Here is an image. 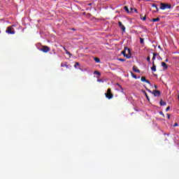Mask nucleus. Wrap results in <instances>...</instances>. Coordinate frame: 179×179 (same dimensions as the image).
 <instances>
[{
    "label": "nucleus",
    "mask_w": 179,
    "mask_h": 179,
    "mask_svg": "<svg viewBox=\"0 0 179 179\" xmlns=\"http://www.w3.org/2000/svg\"><path fill=\"white\" fill-rule=\"evenodd\" d=\"M118 24H119V27H120V29L122 30V31L124 33L126 28L125 26H124V24H122V22H118Z\"/></svg>",
    "instance_id": "nucleus-7"
},
{
    "label": "nucleus",
    "mask_w": 179,
    "mask_h": 179,
    "mask_svg": "<svg viewBox=\"0 0 179 179\" xmlns=\"http://www.w3.org/2000/svg\"><path fill=\"white\" fill-rule=\"evenodd\" d=\"M150 5H151V6L152 8H155L156 10L155 11H153L154 13H158L159 12V8H157V5H156V3H150Z\"/></svg>",
    "instance_id": "nucleus-8"
},
{
    "label": "nucleus",
    "mask_w": 179,
    "mask_h": 179,
    "mask_svg": "<svg viewBox=\"0 0 179 179\" xmlns=\"http://www.w3.org/2000/svg\"><path fill=\"white\" fill-rule=\"evenodd\" d=\"M96 78H98L96 81L99 82V83H104V80L100 79V77L99 76H96Z\"/></svg>",
    "instance_id": "nucleus-14"
},
{
    "label": "nucleus",
    "mask_w": 179,
    "mask_h": 179,
    "mask_svg": "<svg viewBox=\"0 0 179 179\" xmlns=\"http://www.w3.org/2000/svg\"><path fill=\"white\" fill-rule=\"evenodd\" d=\"M173 127H178V123H175V124H173Z\"/></svg>",
    "instance_id": "nucleus-33"
},
{
    "label": "nucleus",
    "mask_w": 179,
    "mask_h": 179,
    "mask_svg": "<svg viewBox=\"0 0 179 179\" xmlns=\"http://www.w3.org/2000/svg\"><path fill=\"white\" fill-rule=\"evenodd\" d=\"M6 32L8 34H15V29L13 28L12 26H10V27H7V29L6 30Z\"/></svg>",
    "instance_id": "nucleus-3"
},
{
    "label": "nucleus",
    "mask_w": 179,
    "mask_h": 179,
    "mask_svg": "<svg viewBox=\"0 0 179 179\" xmlns=\"http://www.w3.org/2000/svg\"><path fill=\"white\" fill-rule=\"evenodd\" d=\"M170 117H171V115H170V114H167V117H168L169 119H170Z\"/></svg>",
    "instance_id": "nucleus-35"
},
{
    "label": "nucleus",
    "mask_w": 179,
    "mask_h": 179,
    "mask_svg": "<svg viewBox=\"0 0 179 179\" xmlns=\"http://www.w3.org/2000/svg\"><path fill=\"white\" fill-rule=\"evenodd\" d=\"M147 61H148V62H150V56H148L147 57Z\"/></svg>",
    "instance_id": "nucleus-28"
},
{
    "label": "nucleus",
    "mask_w": 179,
    "mask_h": 179,
    "mask_svg": "<svg viewBox=\"0 0 179 179\" xmlns=\"http://www.w3.org/2000/svg\"><path fill=\"white\" fill-rule=\"evenodd\" d=\"M105 96L109 100L111 99L112 97H113V93H111V90H108L107 92L105 93Z\"/></svg>",
    "instance_id": "nucleus-5"
},
{
    "label": "nucleus",
    "mask_w": 179,
    "mask_h": 179,
    "mask_svg": "<svg viewBox=\"0 0 179 179\" xmlns=\"http://www.w3.org/2000/svg\"><path fill=\"white\" fill-rule=\"evenodd\" d=\"M159 104L160 106H167V103L163 101V99H161V101H159Z\"/></svg>",
    "instance_id": "nucleus-15"
},
{
    "label": "nucleus",
    "mask_w": 179,
    "mask_h": 179,
    "mask_svg": "<svg viewBox=\"0 0 179 179\" xmlns=\"http://www.w3.org/2000/svg\"><path fill=\"white\" fill-rule=\"evenodd\" d=\"M134 10L136 13H138V10L136 8H134Z\"/></svg>",
    "instance_id": "nucleus-30"
},
{
    "label": "nucleus",
    "mask_w": 179,
    "mask_h": 179,
    "mask_svg": "<svg viewBox=\"0 0 179 179\" xmlns=\"http://www.w3.org/2000/svg\"><path fill=\"white\" fill-rule=\"evenodd\" d=\"M94 61H95V62L97 64H100V59L99 57H94Z\"/></svg>",
    "instance_id": "nucleus-20"
},
{
    "label": "nucleus",
    "mask_w": 179,
    "mask_h": 179,
    "mask_svg": "<svg viewBox=\"0 0 179 179\" xmlns=\"http://www.w3.org/2000/svg\"><path fill=\"white\" fill-rule=\"evenodd\" d=\"M162 57H160V56H159V59H161Z\"/></svg>",
    "instance_id": "nucleus-41"
},
{
    "label": "nucleus",
    "mask_w": 179,
    "mask_h": 179,
    "mask_svg": "<svg viewBox=\"0 0 179 179\" xmlns=\"http://www.w3.org/2000/svg\"><path fill=\"white\" fill-rule=\"evenodd\" d=\"M161 115L164 117V114H163V112H161Z\"/></svg>",
    "instance_id": "nucleus-38"
},
{
    "label": "nucleus",
    "mask_w": 179,
    "mask_h": 179,
    "mask_svg": "<svg viewBox=\"0 0 179 179\" xmlns=\"http://www.w3.org/2000/svg\"><path fill=\"white\" fill-rule=\"evenodd\" d=\"M108 90H111L110 89H108Z\"/></svg>",
    "instance_id": "nucleus-44"
},
{
    "label": "nucleus",
    "mask_w": 179,
    "mask_h": 179,
    "mask_svg": "<svg viewBox=\"0 0 179 179\" xmlns=\"http://www.w3.org/2000/svg\"><path fill=\"white\" fill-rule=\"evenodd\" d=\"M40 50L43 51V52H48V51H50V48L48 46L44 45Z\"/></svg>",
    "instance_id": "nucleus-6"
},
{
    "label": "nucleus",
    "mask_w": 179,
    "mask_h": 179,
    "mask_svg": "<svg viewBox=\"0 0 179 179\" xmlns=\"http://www.w3.org/2000/svg\"><path fill=\"white\" fill-rule=\"evenodd\" d=\"M142 20H143V21L146 20V16H144V17L142 18Z\"/></svg>",
    "instance_id": "nucleus-31"
},
{
    "label": "nucleus",
    "mask_w": 179,
    "mask_h": 179,
    "mask_svg": "<svg viewBox=\"0 0 179 179\" xmlns=\"http://www.w3.org/2000/svg\"><path fill=\"white\" fill-rule=\"evenodd\" d=\"M74 68L76 69H80V64H79V62H76L74 64Z\"/></svg>",
    "instance_id": "nucleus-12"
},
{
    "label": "nucleus",
    "mask_w": 179,
    "mask_h": 179,
    "mask_svg": "<svg viewBox=\"0 0 179 179\" xmlns=\"http://www.w3.org/2000/svg\"><path fill=\"white\" fill-rule=\"evenodd\" d=\"M178 17H179V14H178Z\"/></svg>",
    "instance_id": "nucleus-45"
},
{
    "label": "nucleus",
    "mask_w": 179,
    "mask_h": 179,
    "mask_svg": "<svg viewBox=\"0 0 179 179\" xmlns=\"http://www.w3.org/2000/svg\"><path fill=\"white\" fill-rule=\"evenodd\" d=\"M134 72H137L138 73H141V70L138 69L136 66H133Z\"/></svg>",
    "instance_id": "nucleus-11"
},
{
    "label": "nucleus",
    "mask_w": 179,
    "mask_h": 179,
    "mask_svg": "<svg viewBox=\"0 0 179 179\" xmlns=\"http://www.w3.org/2000/svg\"><path fill=\"white\" fill-rule=\"evenodd\" d=\"M165 62H169V59H166L165 60Z\"/></svg>",
    "instance_id": "nucleus-37"
},
{
    "label": "nucleus",
    "mask_w": 179,
    "mask_h": 179,
    "mask_svg": "<svg viewBox=\"0 0 179 179\" xmlns=\"http://www.w3.org/2000/svg\"><path fill=\"white\" fill-rule=\"evenodd\" d=\"M131 10H134V8H131Z\"/></svg>",
    "instance_id": "nucleus-40"
},
{
    "label": "nucleus",
    "mask_w": 179,
    "mask_h": 179,
    "mask_svg": "<svg viewBox=\"0 0 179 179\" xmlns=\"http://www.w3.org/2000/svg\"><path fill=\"white\" fill-rule=\"evenodd\" d=\"M153 57H152V61L155 62V60L156 59V57H157L158 54L153 52Z\"/></svg>",
    "instance_id": "nucleus-19"
},
{
    "label": "nucleus",
    "mask_w": 179,
    "mask_h": 179,
    "mask_svg": "<svg viewBox=\"0 0 179 179\" xmlns=\"http://www.w3.org/2000/svg\"><path fill=\"white\" fill-rule=\"evenodd\" d=\"M161 64H162V66L164 69V71L169 69V67L167 66V64L165 62H161Z\"/></svg>",
    "instance_id": "nucleus-10"
},
{
    "label": "nucleus",
    "mask_w": 179,
    "mask_h": 179,
    "mask_svg": "<svg viewBox=\"0 0 179 179\" xmlns=\"http://www.w3.org/2000/svg\"><path fill=\"white\" fill-rule=\"evenodd\" d=\"M94 75H98V76H101V73L97 71H94Z\"/></svg>",
    "instance_id": "nucleus-23"
},
{
    "label": "nucleus",
    "mask_w": 179,
    "mask_h": 179,
    "mask_svg": "<svg viewBox=\"0 0 179 179\" xmlns=\"http://www.w3.org/2000/svg\"><path fill=\"white\" fill-rule=\"evenodd\" d=\"M145 1H146V2H153L152 0H146Z\"/></svg>",
    "instance_id": "nucleus-34"
},
{
    "label": "nucleus",
    "mask_w": 179,
    "mask_h": 179,
    "mask_svg": "<svg viewBox=\"0 0 179 179\" xmlns=\"http://www.w3.org/2000/svg\"><path fill=\"white\" fill-rule=\"evenodd\" d=\"M150 22H160V18L157 17V18H152V20H150Z\"/></svg>",
    "instance_id": "nucleus-17"
},
{
    "label": "nucleus",
    "mask_w": 179,
    "mask_h": 179,
    "mask_svg": "<svg viewBox=\"0 0 179 179\" xmlns=\"http://www.w3.org/2000/svg\"><path fill=\"white\" fill-rule=\"evenodd\" d=\"M140 43L141 44H145V38H140Z\"/></svg>",
    "instance_id": "nucleus-22"
},
{
    "label": "nucleus",
    "mask_w": 179,
    "mask_h": 179,
    "mask_svg": "<svg viewBox=\"0 0 179 179\" xmlns=\"http://www.w3.org/2000/svg\"><path fill=\"white\" fill-rule=\"evenodd\" d=\"M145 83H148L149 85H150V81H149V80H145Z\"/></svg>",
    "instance_id": "nucleus-29"
},
{
    "label": "nucleus",
    "mask_w": 179,
    "mask_h": 179,
    "mask_svg": "<svg viewBox=\"0 0 179 179\" xmlns=\"http://www.w3.org/2000/svg\"><path fill=\"white\" fill-rule=\"evenodd\" d=\"M124 10H126V12H127V13H129V9H128L127 6H124Z\"/></svg>",
    "instance_id": "nucleus-25"
},
{
    "label": "nucleus",
    "mask_w": 179,
    "mask_h": 179,
    "mask_svg": "<svg viewBox=\"0 0 179 179\" xmlns=\"http://www.w3.org/2000/svg\"><path fill=\"white\" fill-rule=\"evenodd\" d=\"M142 92L145 94L146 99L149 101V96H148V94L146 93V92L145 90H143Z\"/></svg>",
    "instance_id": "nucleus-21"
},
{
    "label": "nucleus",
    "mask_w": 179,
    "mask_h": 179,
    "mask_svg": "<svg viewBox=\"0 0 179 179\" xmlns=\"http://www.w3.org/2000/svg\"><path fill=\"white\" fill-rule=\"evenodd\" d=\"M159 9L164 10L165 9H171V5L166 3H161Z\"/></svg>",
    "instance_id": "nucleus-1"
},
{
    "label": "nucleus",
    "mask_w": 179,
    "mask_h": 179,
    "mask_svg": "<svg viewBox=\"0 0 179 179\" xmlns=\"http://www.w3.org/2000/svg\"><path fill=\"white\" fill-rule=\"evenodd\" d=\"M63 49L64 50L67 55H70L71 57H72V54H71V52H69V51H68V50H66L65 47H64Z\"/></svg>",
    "instance_id": "nucleus-16"
},
{
    "label": "nucleus",
    "mask_w": 179,
    "mask_h": 179,
    "mask_svg": "<svg viewBox=\"0 0 179 179\" xmlns=\"http://www.w3.org/2000/svg\"><path fill=\"white\" fill-rule=\"evenodd\" d=\"M152 66L151 67V71L152 72H156V66L155 65V62H152Z\"/></svg>",
    "instance_id": "nucleus-13"
},
{
    "label": "nucleus",
    "mask_w": 179,
    "mask_h": 179,
    "mask_svg": "<svg viewBox=\"0 0 179 179\" xmlns=\"http://www.w3.org/2000/svg\"><path fill=\"white\" fill-rule=\"evenodd\" d=\"M132 78H134V79H138V77L136 76V75L134 74L132 72L131 73Z\"/></svg>",
    "instance_id": "nucleus-24"
},
{
    "label": "nucleus",
    "mask_w": 179,
    "mask_h": 179,
    "mask_svg": "<svg viewBox=\"0 0 179 179\" xmlns=\"http://www.w3.org/2000/svg\"><path fill=\"white\" fill-rule=\"evenodd\" d=\"M155 89H157V87H156V86H155Z\"/></svg>",
    "instance_id": "nucleus-43"
},
{
    "label": "nucleus",
    "mask_w": 179,
    "mask_h": 179,
    "mask_svg": "<svg viewBox=\"0 0 179 179\" xmlns=\"http://www.w3.org/2000/svg\"><path fill=\"white\" fill-rule=\"evenodd\" d=\"M148 92L150 93V94H153L155 97H159L160 96V91L159 90H148Z\"/></svg>",
    "instance_id": "nucleus-2"
},
{
    "label": "nucleus",
    "mask_w": 179,
    "mask_h": 179,
    "mask_svg": "<svg viewBox=\"0 0 179 179\" xmlns=\"http://www.w3.org/2000/svg\"><path fill=\"white\" fill-rule=\"evenodd\" d=\"M169 110H170V106H168V107L166 108V111H169Z\"/></svg>",
    "instance_id": "nucleus-32"
},
{
    "label": "nucleus",
    "mask_w": 179,
    "mask_h": 179,
    "mask_svg": "<svg viewBox=\"0 0 179 179\" xmlns=\"http://www.w3.org/2000/svg\"><path fill=\"white\" fill-rule=\"evenodd\" d=\"M162 57H160V56H159V59H161Z\"/></svg>",
    "instance_id": "nucleus-42"
},
{
    "label": "nucleus",
    "mask_w": 179,
    "mask_h": 179,
    "mask_svg": "<svg viewBox=\"0 0 179 179\" xmlns=\"http://www.w3.org/2000/svg\"><path fill=\"white\" fill-rule=\"evenodd\" d=\"M125 48V51H126V54H131V49L128 48L127 47H124Z\"/></svg>",
    "instance_id": "nucleus-18"
},
{
    "label": "nucleus",
    "mask_w": 179,
    "mask_h": 179,
    "mask_svg": "<svg viewBox=\"0 0 179 179\" xmlns=\"http://www.w3.org/2000/svg\"><path fill=\"white\" fill-rule=\"evenodd\" d=\"M118 61H120L121 62H125V59H124L122 58H119Z\"/></svg>",
    "instance_id": "nucleus-26"
},
{
    "label": "nucleus",
    "mask_w": 179,
    "mask_h": 179,
    "mask_svg": "<svg viewBox=\"0 0 179 179\" xmlns=\"http://www.w3.org/2000/svg\"><path fill=\"white\" fill-rule=\"evenodd\" d=\"M61 66H62V68H65V67L69 68V66H68V62H62Z\"/></svg>",
    "instance_id": "nucleus-9"
},
{
    "label": "nucleus",
    "mask_w": 179,
    "mask_h": 179,
    "mask_svg": "<svg viewBox=\"0 0 179 179\" xmlns=\"http://www.w3.org/2000/svg\"><path fill=\"white\" fill-rule=\"evenodd\" d=\"M122 55H124V57L127 58V59H129V58H131L132 57L131 54H127V50H125V48H124V50L123 51H122Z\"/></svg>",
    "instance_id": "nucleus-4"
},
{
    "label": "nucleus",
    "mask_w": 179,
    "mask_h": 179,
    "mask_svg": "<svg viewBox=\"0 0 179 179\" xmlns=\"http://www.w3.org/2000/svg\"><path fill=\"white\" fill-rule=\"evenodd\" d=\"M178 101H179V94H178Z\"/></svg>",
    "instance_id": "nucleus-39"
},
{
    "label": "nucleus",
    "mask_w": 179,
    "mask_h": 179,
    "mask_svg": "<svg viewBox=\"0 0 179 179\" xmlns=\"http://www.w3.org/2000/svg\"><path fill=\"white\" fill-rule=\"evenodd\" d=\"M158 48H159L160 50H162V46L158 45Z\"/></svg>",
    "instance_id": "nucleus-36"
},
{
    "label": "nucleus",
    "mask_w": 179,
    "mask_h": 179,
    "mask_svg": "<svg viewBox=\"0 0 179 179\" xmlns=\"http://www.w3.org/2000/svg\"><path fill=\"white\" fill-rule=\"evenodd\" d=\"M146 81V78L145 77H142L141 78V82H145Z\"/></svg>",
    "instance_id": "nucleus-27"
}]
</instances>
